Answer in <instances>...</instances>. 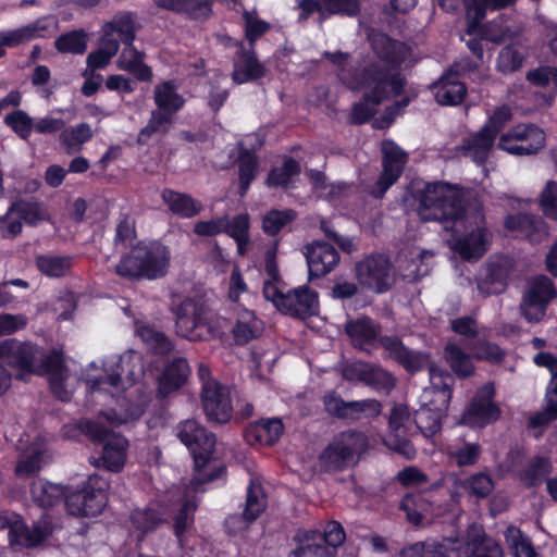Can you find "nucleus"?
Wrapping results in <instances>:
<instances>
[{"label":"nucleus","mask_w":557,"mask_h":557,"mask_svg":"<svg viewBox=\"0 0 557 557\" xmlns=\"http://www.w3.org/2000/svg\"><path fill=\"white\" fill-rule=\"evenodd\" d=\"M50 24L47 17H40L27 25L0 33V59L5 55L3 47H16L37 38H45L49 33Z\"/></svg>","instance_id":"b1692460"},{"label":"nucleus","mask_w":557,"mask_h":557,"mask_svg":"<svg viewBox=\"0 0 557 557\" xmlns=\"http://www.w3.org/2000/svg\"><path fill=\"white\" fill-rule=\"evenodd\" d=\"M445 413L432 410L430 407L421 404L420 409L414 413L413 423L424 436L431 437L442 429V419Z\"/></svg>","instance_id":"8fccbe9b"},{"label":"nucleus","mask_w":557,"mask_h":557,"mask_svg":"<svg viewBox=\"0 0 557 557\" xmlns=\"http://www.w3.org/2000/svg\"><path fill=\"white\" fill-rule=\"evenodd\" d=\"M36 264L45 275L60 277L71 270L72 259L64 256L44 255L36 258Z\"/></svg>","instance_id":"4d7b16f0"},{"label":"nucleus","mask_w":557,"mask_h":557,"mask_svg":"<svg viewBox=\"0 0 557 557\" xmlns=\"http://www.w3.org/2000/svg\"><path fill=\"white\" fill-rule=\"evenodd\" d=\"M505 540L515 557H537L531 540L517 527L510 525L506 529Z\"/></svg>","instance_id":"6e6d98bb"},{"label":"nucleus","mask_w":557,"mask_h":557,"mask_svg":"<svg viewBox=\"0 0 557 557\" xmlns=\"http://www.w3.org/2000/svg\"><path fill=\"white\" fill-rule=\"evenodd\" d=\"M238 151V180H239V194L244 196L251 182L256 178L258 171V159L253 153H248L243 144H236Z\"/></svg>","instance_id":"a19ab883"},{"label":"nucleus","mask_w":557,"mask_h":557,"mask_svg":"<svg viewBox=\"0 0 557 557\" xmlns=\"http://www.w3.org/2000/svg\"><path fill=\"white\" fill-rule=\"evenodd\" d=\"M375 107H352L349 113L350 123L362 124L372 119L375 128L384 129L392 125L397 114L398 107H387L384 113L375 117Z\"/></svg>","instance_id":"c9c22d12"},{"label":"nucleus","mask_w":557,"mask_h":557,"mask_svg":"<svg viewBox=\"0 0 557 557\" xmlns=\"http://www.w3.org/2000/svg\"><path fill=\"white\" fill-rule=\"evenodd\" d=\"M60 53L83 54L87 49V34L83 28L61 34L54 41Z\"/></svg>","instance_id":"3c124183"},{"label":"nucleus","mask_w":557,"mask_h":557,"mask_svg":"<svg viewBox=\"0 0 557 557\" xmlns=\"http://www.w3.org/2000/svg\"><path fill=\"white\" fill-rule=\"evenodd\" d=\"M233 60V81L237 84L255 82L265 75L264 65L258 60L255 47L239 42Z\"/></svg>","instance_id":"aec40b11"},{"label":"nucleus","mask_w":557,"mask_h":557,"mask_svg":"<svg viewBox=\"0 0 557 557\" xmlns=\"http://www.w3.org/2000/svg\"><path fill=\"white\" fill-rule=\"evenodd\" d=\"M162 10L184 15L191 21H205L212 14L209 0H152Z\"/></svg>","instance_id":"393cba45"},{"label":"nucleus","mask_w":557,"mask_h":557,"mask_svg":"<svg viewBox=\"0 0 557 557\" xmlns=\"http://www.w3.org/2000/svg\"><path fill=\"white\" fill-rule=\"evenodd\" d=\"M456 484L476 498H485L494 490L492 478L483 472L470 475L465 480L456 479Z\"/></svg>","instance_id":"bf43d9fd"},{"label":"nucleus","mask_w":557,"mask_h":557,"mask_svg":"<svg viewBox=\"0 0 557 557\" xmlns=\"http://www.w3.org/2000/svg\"><path fill=\"white\" fill-rule=\"evenodd\" d=\"M454 376L437 367H430V385L423 389L421 404L432 410L446 412L451 399Z\"/></svg>","instance_id":"f3484780"},{"label":"nucleus","mask_w":557,"mask_h":557,"mask_svg":"<svg viewBox=\"0 0 557 557\" xmlns=\"http://www.w3.org/2000/svg\"><path fill=\"white\" fill-rule=\"evenodd\" d=\"M190 374L186 359H174L164 370L158 382V394L165 397L181 388Z\"/></svg>","instance_id":"c85d7f7f"},{"label":"nucleus","mask_w":557,"mask_h":557,"mask_svg":"<svg viewBox=\"0 0 557 557\" xmlns=\"http://www.w3.org/2000/svg\"><path fill=\"white\" fill-rule=\"evenodd\" d=\"M545 145L544 132L534 125H517L504 134L498 147L511 154L528 156L537 152Z\"/></svg>","instance_id":"4468645a"},{"label":"nucleus","mask_w":557,"mask_h":557,"mask_svg":"<svg viewBox=\"0 0 557 557\" xmlns=\"http://www.w3.org/2000/svg\"><path fill=\"white\" fill-rule=\"evenodd\" d=\"M263 331V323L256 314L247 309L237 313L235 325L232 329L234 341L238 345H245L257 338Z\"/></svg>","instance_id":"473e14b6"},{"label":"nucleus","mask_w":557,"mask_h":557,"mask_svg":"<svg viewBox=\"0 0 557 557\" xmlns=\"http://www.w3.org/2000/svg\"><path fill=\"white\" fill-rule=\"evenodd\" d=\"M117 368L120 371L116 373H112L106 377L90 380V387L92 389H101L102 385L107 383L113 387H125L126 385L133 384L140 372V369H138L137 372L133 369L131 357L121 358Z\"/></svg>","instance_id":"4c0bfd02"},{"label":"nucleus","mask_w":557,"mask_h":557,"mask_svg":"<svg viewBox=\"0 0 557 557\" xmlns=\"http://www.w3.org/2000/svg\"><path fill=\"white\" fill-rule=\"evenodd\" d=\"M485 534L481 524H469L461 537H446L440 541L441 557H472Z\"/></svg>","instance_id":"412c9836"},{"label":"nucleus","mask_w":557,"mask_h":557,"mask_svg":"<svg viewBox=\"0 0 557 557\" xmlns=\"http://www.w3.org/2000/svg\"><path fill=\"white\" fill-rule=\"evenodd\" d=\"M103 418L107 423L101 421L102 418L97 420L82 419L75 424V429L94 442L104 443L102 456L94 459L92 463L96 467L102 466L109 471L119 472L126 461L128 442L121 435H111L110 433L112 428L124 423L125 420L108 414Z\"/></svg>","instance_id":"20e7f679"},{"label":"nucleus","mask_w":557,"mask_h":557,"mask_svg":"<svg viewBox=\"0 0 557 557\" xmlns=\"http://www.w3.org/2000/svg\"><path fill=\"white\" fill-rule=\"evenodd\" d=\"M310 277H322L332 272L339 263L338 251L329 243L315 240L305 246Z\"/></svg>","instance_id":"6ab92c4d"},{"label":"nucleus","mask_w":557,"mask_h":557,"mask_svg":"<svg viewBox=\"0 0 557 557\" xmlns=\"http://www.w3.org/2000/svg\"><path fill=\"white\" fill-rule=\"evenodd\" d=\"M488 4L490 0H465L462 9L466 17V33L469 36L483 34L482 21L486 16Z\"/></svg>","instance_id":"37998d69"},{"label":"nucleus","mask_w":557,"mask_h":557,"mask_svg":"<svg viewBox=\"0 0 557 557\" xmlns=\"http://www.w3.org/2000/svg\"><path fill=\"white\" fill-rule=\"evenodd\" d=\"M300 174V164L293 158H286L281 166L273 168L268 177L269 187L288 188L293 178Z\"/></svg>","instance_id":"de8ad7c7"},{"label":"nucleus","mask_w":557,"mask_h":557,"mask_svg":"<svg viewBox=\"0 0 557 557\" xmlns=\"http://www.w3.org/2000/svg\"><path fill=\"white\" fill-rule=\"evenodd\" d=\"M131 519L133 525L144 533L154 530L165 521L163 513L152 507L134 510Z\"/></svg>","instance_id":"e2e57ef3"},{"label":"nucleus","mask_w":557,"mask_h":557,"mask_svg":"<svg viewBox=\"0 0 557 557\" xmlns=\"http://www.w3.org/2000/svg\"><path fill=\"white\" fill-rule=\"evenodd\" d=\"M103 33L106 36L116 33L124 46H129L135 40V26L132 15L129 13L116 15L111 22L106 23Z\"/></svg>","instance_id":"864d4df0"},{"label":"nucleus","mask_w":557,"mask_h":557,"mask_svg":"<svg viewBox=\"0 0 557 557\" xmlns=\"http://www.w3.org/2000/svg\"><path fill=\"white\" fill-rule=\"evenodd\" d=\"M42 370L49 376L52 393L61 400H69L71 392L64 382L67 379V370L64 367L62 355L51 351L42 359Z\"/></svg>","instance_id":"bb28decb"},{"label":"nucleus","mask_w":557,"mask_h":557,"mask_svg":"<svg viewBox=\"0 0 557 557\" xmlns=\"http://www.w3.org/2000/svg\"><path fill=\"white\" fill-rule=\"evenodd\" d=\"M176 434L194 457L195 474L190 481L193 490H199L201 484L218 479L222 474L224 467L212 458L216 443L212 433H209L198 421L188 419L177 425Z\"/></svg>","instance_id":"f03ea898"},{"label":"nucleus","mask_w":557,"mask_h":557,"mask_svg":"<svg viewBox=\"0 0 557 557\" xmlns=\"http://www.w3.org/2000/svg\"><path fill=\"white\" fill-rule=\"evenodd\" d=\"M108 487L106 480L90 476L83 490L66 495L65 507L69 513L78 517L100 513L107 504Z\"/></svg>","instance_id":"9d476101"},{"label":"nucleus","mask_w":557,"mask_h":557,"mask_svg":"<svg viewBox=\"0 0 557 557\" xmlns=\"http://www.w3.org/2000/svg\"><path fill=\"white\" fill-rule=\"evenodd\" d=\"M284 426L278 418L261 419L246 431L247 441L251 444L272 445L278 441Z\"/></svg>","instance_id":"7c9ffc66"},{"label":"nucleus","mask_w":557,"mask_h":557,"mask_svg":"<svg viewBox=\"0 0 557 557\" xmlns=\"http://www.w3.org/2000/svg\"><path fill=\"white\" fill-rule=\"evenodd\" d=\"M495 137L488 128L483 127L468 139L466 146L468 156L479 164L485 162Z\"/></svg>","instance_id":"49530a36"},{"label":"nucleus","mask_w":557,"mask_h":557,"mask_svg":"<svg viewBox=\"0 0 557 557\" xmlns=\"http://www.w3.org/2000/svg\"><path fill=\"white\" fill-rule=\"evenodd\" d=\"M10 212H16V214L29 225H37L40 222L50 221L47 207L37 201H15L10 206Z\"/></svg>","instance_id":"a18cd8bd"},{"label":"nucleus","mask_w":557,"mask_h":557,"mask_svg":"<svg viewBox=\"0 0 557 557\" xmlns=\"http://www.w3.org/2000/svg\"><path fill=\"white\" fill-rule=\"evenodd\" d=\"M355 275L359 284L375 293L388 290L394 283L392 263L382 253L367 256L355 265Z\"/></svg>","instance_id":"f8f14e48"},{"label":"nucleus","mask_w":557,"mask_h":557,"mask_svg":"<svg viewBox=\"0 0 557 557\" xmlns=\"http://www.w3.org/2000/svg\"><path fill=\"white\" fill-rule=\"evenodd\" d=\"M557 297L553 281L545 275H537L528 281L520 304L521 314L530 323L540 322L548 304Z\"/></svg>","instance_id":"9b49d317"},{"label":"nucleus","mask_w":557,"mask_h":557,"mask_svg":"<svg viewBox=\"0 0 557 557\" xmlns=\"http://www.w3.org/2000/svg\"><path fill=\"white\" fill-rule=\"evenodd\" d=\"M444 358L456 375L465 379L474 374L473 354L466 352L459 345L448 343L444 348Z\"/></svg>","instance_id":"e433bc0d"},{"label":"nucleus","mask_w":557,"mask_h":557,"mask_svg":"<svg viewBox=\"0 0 557 557\" xmlns=\"http://www.w3.org/2000/svg\"><path fill=\"white\" fill-rule=\"evenodd\" d=\"M426 503L421 495L407 494L403 497L399 508L406 513L407 520L413 525H420Z\"/></svg>","instance_id":"338daca9"},{"label":"nucleus","mask_w":557,"mask_h":557,"mask_svg":"<svg viewBox=\"0 0 557 557\" xmlns=\"http://www.w3.org/2000/svg\"><path fill=\"white\" fill-rule=\"evenodd\" d=\"M381 149L383 172L376 182V188L372 191L376 198L383 197L397 182L408 159L407 153L392 140H384Z\"/></svg>","instance_id":"dca6fc26"},{"label":"nucleus","mask_w":557,"mask_h":557,"mask_svg":"<svg viewBox=\"0 0 557 557\" xmlns=\"http://www.w3.org/2000/svg\"><path fill=\"white\" fill-rule=\"evenodd\" d=\"M363 384L375 391L388 393L395 387L396 380L392 373L382 367L368 363Z\"/></svg>","instance_id":"052dcab7"},{"label":"nucleus","mask_w":557,"mask_h":557,"mask_svg":"<svg viewBox=\"0 0 557 557\" xmlns=\"http://www.w3.org/2000/svg\"><path fill=\"white\" fill-rule=\"evenodd\" d=\"M197 374L201 382V404L208 420L215 423L228 422L233 413L228 387L214 380L209 367L203 363L198 366Z\"/></svg>","instance_id":"1a4fd4ad"},{"label":"nucleus","mask_w":557,"mask_h":557,"mask_svg":"<svg viewBox=\"0 0 557 557\" xmlns=\"http://www.w3.org/2000/svg\"><path fill=\"white\" fill-rule=\"evenodd\" d=\"M375 55L383 62L393 66H400L405 61L404 45L386 34L377 33L370 37Z\"/></svg>","instance_id":"c756f323"},{"label":"nucleus","mask_w":557,"mask_h":557,"mask_svg":"<svg viewBox=\"0 0 557 557\" xmlns=\"http://www.w3.org/2000/svg\"><path fill=\"white\" fill-rule=\"evenodd\" d=\"M33 500L44 508L60 504L64 496L63 487L44 480L35 481L32 485Z\"/></svg>","instance_id":"c03bdc74"},{"label":"nucleus","mask_w":557,"mask_h":557,"mask_svg":"<svg viewBox=\"0 0 557 557\" xmlns=\"http://www.w3.org/2000/svg\"><path fill=\"white\" fill-rule=\"evenodd\" d=\"M180 107H157L152 112L148 124L141 128L138 143L145 144L156 133H166L174 122Z\"/></svg>","instance_id":"f704fd0d"},{"label":"nucleus","mask_w":557,"mask_h":557,"mask_svg":"<svg viewBox=\"0 0 557 557\" xmlns=\"http://www.w3.org/2000/svg\"><path fill=\"white\" fill-rule=\"evenodd\" d=\"M289 557H334V555L333 549L322 544L321 533L312 532Z\"/></svg>","instance_id":"5fc2aeb1"},{"label":"nucleus","mask_w":557,"mask_h":557,"mask_svg":"<svg viewBox=\"0 0 557 557\" xmlns=\"http://www.w3.org/2000/svg\"><path fill=\"white\" fill-rule=\"evenodd\" d=\"M345 331L354 346L362 347L366 344H371L379 337L381 326L368 317H360L348 321L345 325Z\"/></svg>","instance_id":"72a5a7b5"},{"label":"nucleus","mask_w":557,"mask_h":557,"mask_svg":"<svg viewBox=\"0 0 557 557\" xmlns=\"http://www.w3.org/2000/svg\"><path fill=\"white\" fill-rule=\"evenodd\" d=\"M53 531L51 522L40 520L30 529L22 522H15L10 528V542L25 547H33L44 542Z\"/></svg>","instance_id":"cd10ccee"},{"label":"nucleus","mask_w":557,"mask_h":557,"mask_svg":"<svg viewBox=\"0 0 557 557\" xmlns=\"http://www.w3.org/2000/svg\"><path fill=\"white\" fill-rule=\"evenodd\" d=\"M368 447L362 432L346 431L338 434L322 451L320 462L327 471H336L355 465Z\"/></svg>","instance_id":"6e6552de"},{"label":"nucleus","mask_w":557,"mask_h":557,"mask_svg":"<svg viewBox=\"0 0 557 557\" xmlns=\"http://www.w3.org/2000/svg\"><path fill=\"white\" fill-rule=\"evenodd\" d=\"M505 225L508 230L516 231L520 236L528 238L531 243H540L548 236L546 223L542 218L519 213L506 219Z\"/></svg>","instance_id":"a878e982"},{"label":"nucleus","mask_w":557,"mask_h":557,"mask_svg":"<svg viewBox=\"0 0 557 557\" xmlns=\"http://www.w3.org/2000/svg\"><path fill=\"white\" fill-rule=\"evenodd\" d=\"M267 507V498L261 484L251 481L247 488V497L243 518L247 522L256 520Z\"/></svg>","instance_id":"09e8293b"},{"label":"nucleus","mask_w":557,"mask_h":557,"mask_svg":"<svg viewBox=\"0 0 557 557\" xmlns=\"http://www.w3.org/2000/svg\"><path fill=\"white\" fill-rule=\"evenodd\" d=\"M481 446L478 443H465L461 446L451 445L448 447V457L458 467L473 466L480 458Z\"/></svg>","instance_id":"680f3d73"},{"label":"nucleus","mask_w":557,"mask_h":557,"mask_svg":"<svg viewBox=\"0 0 557 557\" xmlns=\"http://www.w3.org/2000/svg\"><path fill=\"white\" fill-rule=\"evenodd\" d=\"M475 227L465 237L454 239V248L466 260L478 259L486 251L487 230L483 225V215L476 212L474 215Z\"/></svg>","instance_id":"4be33fe9"},{"label":"nucleus","mask_w":557,"mask_h":557,"mask_svg":"<svg viewBox=\"0 0 557 557\" xmlns=\"http://www.w3.org/2000/svg\"><path fill=\"white\" fill-rule=\"evenodd\" d=\"M466 194L456 185L447 183H433L426 185L419 197L418 214L423 221H453L454 233L462 227L468 228L469 215L467 214Z\"/></svg>","instance_id":"f257e3e1"},{"label":"nucleus","mask_w":557,"mask_h":557,"mask_svg":"<svg viewBox=\"0 0 557 557\" xmlns=\"http://www.w3.org/2000/svg\"><path fill=\"white\" fill-rule=\"evenodd\" d=\"M94 136V131L87 123H79L73 127L65 128L60 134V143L69 154L82 151L85 143Z\"/></svg>","instance_id":"79ce46f5"},{"label":"nucleus","mask_w":557,"mask_h":557,"mask_svg":"<svg viewBox=\"0 0 557 557\" xmlns=\"http://www.w3.org/2000/svg\"><path fill=\"white\" fill-rule=\"evenodd\" d=\"M297 218V212L293 209L275 210L272 209L263 215L262 231L270 236L277 235L287 225Z\"/></svg>","instance_id":"603ef678"},{"label":"nucleus","mask_w":557,"mask_h":557,"mask_svg":"<svg viewBox=\"0 0 557 557\" xmlns=\"http://www.w3.org/2000/svg\"><path fill=\"white\" fill-rule=\"evenodd\" d=\"M343 76L347 88L363 91L364 102L354 104H381L384 100L397 98L405 91L406 79L399 72L391 73L374 63L366 65L357 74Z\"/></svg>","instance_id":"7ed1b4c3"},{"label":"nucleus","mask_w":557,"mask_h":557,"mask_svg":"<svg viewBox=\"0 0 557 557\" xmlns=\"http://www.w3.org/2000/svg\"><path fill=\"white\" fill-rule=\"evenodd\" d=\"M494 386L492 384L484 385L474 396L468 410L462 419L465 423L470 425L483 426L496 421L500 416V410L495 403Z\"/></svg>","instance_id":"a211bd4d"},{"label":"nucleus","mask_w":557,"mask_h":557,"mask_svg":"<svg viewBox=\"0 0 557 557\" xmlns=\"http://www.w3.org/2000/svg\"><path fill=\"white\" fill-rule=\"evenodd\" d=\"M38 352V348L32 344L7 339L5 362L21 370L16 374L17 380L26 381L30 376Z\"/></svg>","instance_id":"5701e85b"},{"label":"nucleus","mask_w":557,"mask_h":557,"mask_svg":"<svg viewBox=\"0 0 557 557\" xmlns=\"http://www.w3.org/2000/svg\"><path fill=\"white\" fill-rule=\"evenodd\" d=\"M140 338L157 354H168L173 345L170 338L162 332L150 326H141L137 331Z\"/></svg>","instance_id":"69168bd1"},{"label":"nucleus","mask_w":557,"mask_h":557,"mask_svg":"<svg viewBox=\"0 0 557 557\" xmlns=\"http://www.w3.org/2000/svg\"><path fill=\"white\" fill-rule=\"evenodd\" d=\"M175 333L188 341H207L214 336L212 310L203 295L187 296L171 307Z\"/></svg>","instance_id":"423d86ee"},{"label":"nucleus","mask_w":557,"mask_h":557,"mask_svg":"<svg viewBox=\"0 0 557 557\" xmlns=\"http://www.w3.org/2000/svg\"><path fill=\"white\" fill-rule=\"evenodd\" d=\"M161 198L169 210L181 218H194L202 210V205L185 193L166 188L161 193Z\"/></svg>","instance_id":"2f4dec72"},{"label":"nucleus","mask_w":557,"mask_h":557,"mask_svg":"<svg viewBox=\"0 0 557 557\" xmlns=\"http://www.w3.org/2000/svg\"><path fill=\"white\" fill-rule=\"evenodd\" d=\"M550 471L552 465L548 459L534 457L521 471L520 479L525 485L533 486L540 484Z\"/></svg>","instance_id":"13d9d810"},{"label":"nucleus","mask_w":557,"mask_h":557,"mask_svg":"<svg viewBox=\"0 0 557 557\" xmlns=\"http://www.w3.org/2000/svg\"><path fill=\"white\" fill-rule=\"evenodd\" d=\"M263 295L277 310L290 317L307 319L317 314L319 310L318 293L308 286H299L284 293L281 286L265 281Z\"/></svg>","instance_id":"0eeeda50"},{"label":"nucleus","mask_w":557,"mask_h":557,"mask_svg":"<svg viewBox=\"0 0 557 557\" xmlns=\"http://www.w3.org/2000/svg\"><path fill=\"white\" fill-rule=\"evenodd\" d=\"M440 541L428 539L425 541L416 542L405 546L400 553V557H441Z\"/></svg>","instance_id":"774afa93"},{"label":"nucleus","mask_w":557,"mask_h":557,"mask_svg":"<svg viewBox=\"0 0 557 557\" xmlns=\"http://www.w3.org/2000/svg\"><path fill=\"white\" fill-rule=\"evenodd\" d=\"M177 79L163 81L154 86V104H184V98L178 94Z\"/></svg>","instance_id":"0e129e2a"},{"label":"nucleus","mask_w":557,"mask_h":557,"mask_svg":"<svg viewBox=\"0 0 557 557\" xmlns=\"http://www.w3.org/2000/svg\"><path fill=\"white\" fill-rule=\"evenodd\" d=\"M527 59V52L517 42H510L498 52L496 69L503 74L518 72Z\"/></svg>","instance_id":"ea45409f"},{"label":"nucleus","mask_w":557,"mask_h":557,"mask_svg":"<svg viewBox=\"0 0 557 557\" xmlns=\"http://www.w3.org/2000/svg\"><path fill=\"white\" fill-rule=\"evenodd\" d=\"M437 104H463L467 87L459 81L441 79L432 87Z\"/></svg>","instance_id":"58836bf2"},{"label":"nucleus","mask_w":557,"mask_h":557,"mask_svg":"<svg viewBox=\"0 0 557 557\" xmlns=\"http://www.w3.org/2000/svg\"><path fill=\"white\" fill-rule=\"evenodd\" d=\"M412 423L411 413L406 405L397 404L392 408L388 417L389 433L385 438V444L406 459H412L417 454L416 448L407 438Z\"/></svg>","instance_id":"ddd939ff"},{"label":"nucleus","mask_w":557,"mask_h":557,"mask_svg":"<svg viewBox=\"0 0 557 557\" xmlns=\"http://www.w3.org/2000/svg\"><path fill=\"white\" fill-rule=\"evenodd\" d=\"M171 255L160 243L139 245L124 256L116 264L117 275L127 278L157 280L166 275Z\"/></svg>","instance_id":"39448f33"},{"label":"nucleus","mask_w":557,"mask_h":557,"mask_svg":"<svg viewBox=\"0 0 557 557\" xmlns=\"http://www.w3.org/2000/svg\"><path fill=\"white\" fill-rule=\"evenodd\" d=\"M323 404L331 416L346 420L377 417L382 411V405L376 399L345 401L335 393L326 394Z\"/></svg>","instance_id":"2eb2a0df"}]
</instances>
